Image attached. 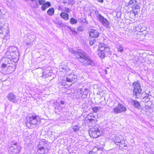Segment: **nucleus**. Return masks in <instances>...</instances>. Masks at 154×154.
<instances>
[{
  "instance_id": "46",
  "label": "nucleus",
  "mask_w": 154,
  "mask_h": 154,
  "mask_svg": "<svg viewBox=\"0 0 154 154\" xmlns=\"http://www.w3.org/2000/svg\"><path fill=\"white\" fill-rule=\"evenodd\" d=\"M104 52H109V53L110 52V49L109 48H107V47H105V50L104 51Z\"/></svg>"
},
{
  "instance_id": "33",
  "label": "nucleus",
  "mask_w": 154,
  "mask_h": 154,
  "mask_svg": "<svg viewBox=\"0 0 154 154\" xmlns=\"http://www.w3.org/2000/svg\"><path fill=\"white\" fill-rule=\"evenodd\" d=\"M70 30L73 35H75L77 34V32L74 28H72V29H71Z\"/></svg>"
},
{
  "instance_id": "8",
  "label": "nucleus",
  "mask_w": 154,
  "mask_h": 154,
  "mask_svg": "<svg viewBox=\"0 0 154 154\" xmlns=\"http://www.w3.org/2000/svg\"><path fill=\"white\" fill-rule=\"evenodd\" d=\"M21 147L19 145H17V143H12L9 148V150L13 154H16L20 152Z\"/></svg>"
},
{
  "instance_id": "58",
  "label": "nucleus",
  "mask_w": 154,
  "mask_h": 154,
  "mask_svg": "<svg viewBox=\"0 0 154 154\" xmlns=\"http://www.w3.org/2000/svg\"><path fill=\"white\" fill-rule=\"evenodd\" d=\"M63 4H66L67 3V2L66 1H64L63 2Z\"/></svg>"
},
{
  "instance_id": "2",
  "label": "nucleus",
  "mask_w": 154,
  "mask_h": 154,
  "mask_svg": "<svg viewBox=\"0 0 154 154\" xmlns=\"http://www.w3.org/2000/svg\"><path fill=\"white\" fill-rule=\"evenodd\" d=\"M102 132V128L98 125H96L91 129L89 133L91 137L96 138L101 135Z\"/></svg>"
},
{
  "instance_id": "47",
  "label": "nucleus",
  "mask_w": 154,
  "mask_h": 154,
  "mask_svg": "<svg viewBox=\"0 0 154 154\" xmlns=\"http://www.w3.org/2000/svg\"><path fill=\"white\" fill-rule=\"evenodd\" d=\"M151 108V106L147 105H145V109L146 110H148Z\"/></svg>"
},
{
  "instance_id": "13",
  "label": "nucleus",
  "mask_w": 154,
  "mask_h": 154,
  "mask_svg": "<svg viewBox=\"0 0 154 154\" xmlns=\"http://www.w3.org/2000/svg\"><path fill=\"white\" fill-rule=\"evenodd\" d=\"M89 36L93 38H97L100 35L99 32L96 29H91L89 32Z\"/></svg>"
},
{
  "instance_id": "24",
  "label": "nucleus",
  "mask_w": 154,
  "mask_h": 154,
  "mask_svg": "<svg viewBox=\"0 0 154 154\" xmlns=\"http://www.w3.org/2000/svg\"><path fill=\"white\" fill-rule=\"evenodd\" d=\"M150 98V95L148 94H146V96L143 97L142 100L143 101L145 102H148Z\"/></svg>"
},
{
  "instance_id": "32",
  "label": "nucleus",
  "mask_w": 154,
  "mask_h": 154,
  "mask_svg": "<svg viewBox=\"0 0 154 154\" xmlns=\"http://www.w3.org/2000/svg\"><path fill=\"white\" fill-rule=\"evenodd\" d=\"M42 77L44 79H45L46 78L48 77V73H47L45 72H43Z\"/></svg>"
},
{
  "instance_id": "54",
  "label": "nucleus",
  "mask_w": 154,
  "mask_h": 154,
  "mask_svg": "<svg viewBox=\"0 0 154 154\" xmlns=\"http://www.w3.org/2000/svg\"><path fill=\"white\" fill-rule=\"evenodd\" d=\"M89 154H94V153L92 151H91L89 152Z\"/></svg>"
},
{
  "instance_id": "20",
  "label": "nucleus",
  "mask_w": 154,
  "mask_h": 154,
  "mask_svg": "<svg viewBox=\"0 0 154 154\" xmlns=\"http://www.w3.org/2000/svg\"><path fill=\"white\" fill-rule=\"evenodd\" d=\"M60 16L62 18L65 20H68L69 19V15L67 13L62 12L60 14Z\"/></svg>"
},
{
  "instance_id": "27",
  "label": "nucleus",
  "mask_w": 154,
  "mask_h": 154,
  "mask_svg": "<svg viewBox=\"0 0 154 154\" xmlns=\"http://www.w3.org/2000/svg\"><path fill=\"white\" fill-rule=\"evenodd\" d=\"M11 56L12 59L16 58L19 55V52H18V54H16V52H11Z\"/></svg>"
},
{
  "instance_id": "4",
  "label": "nucleus",
  "mask_w": 154,
  "mask_h": 154,
  "mask_svg": "<svg viewBox=\"0 0 154 154\" xmlns=\"http://www.w3.org/2000/svg\"><path fill=\"white\" fill-rule=\"evenodd\" d=\"M128 5L132 8V11L136 16L140 11L139 3L136 0H131Z\"/></svg>"
},
{
  "instance_id": "16",
  "label": "nucleus",
  "mask_w": 154,
  "mask_h": 154,
  "mask_svg": "<svg viewBox=\"0 0 154 154\" xmlns=\"http://www.w3.org/2000/svg\"><path fill=\"white\" fill-rule=\"evenodd\" d=\"M81 93L82 94V98H85L87 97L89 90L87 88L84 89H81Z\"/></svg>"
},
{
  "instance_id": "9",
  "label": "nucleus",
  "mask_w": 154,
  "mask_h": 154,
  "mask_svg": "<svg viewBox=\"0 0 154 154\" xmlns=\"http://www.w3.org/2000/svg\"><path fill=\"white\" fill-rule=\"evenodd\" d=\"M127 111L125 106L121 103H119L118 105L113 109L114 112L116 114L124 112Z\"/></svg>"
},
{
  "instance_id": "38",
  "label": "nucleus",
  "mask_w": 154,
  "mask_h": 154,
  "mask_svg": "<svg viewBox=\"0 0 154 154\" xmlns=\"http://www.w3.org/2000/svg\"><path fill=\"white\" fill-rule=\"evenodd\" d=\"M47 8L46 5L44 4H42L41 6L42 10L44 11H45Z\"/></svg>"
},
{
  "instance_id": "44",
  "label": "nucleus",
  "mask_w": 154,
  "mask_h": 154,
  "mask_svg": "<svg viewBox=\"0 0 154 154\" xmlns=\"http://www.w3.org/2000/svg\"><path fill=\"white\" fill-rule=\"evenodd\" d=\"M44 4L46 5L47 8L51 6V4L49 2H47Z\"/></svg>"
},
{
  "instance_id": "3",
  "label": "nucleus",
  "mask_w": 154,
  "mask_h": 154,
  "mask_svg": "<svg viewBox=\"0 0 154 154\" xmlns=\"http://www.w3.org/2000/svg\"><path fill=\"white\" fill-rule=\"evenodd\" d=\"M133 86L134 87L133 97L135 99L139 98L140 97L142 92V89L140 83L137 82H134L133 84Z\"/></svg>"
},
{
  "instance_id": "15",
  "label": "nucleus",
  "mask_w": 154,
  "mask_h": 154,
  "mask_svg": "<svg viewBox=\"0 0 154 154\" xmlns=\"http://www.w3.org/2000/svg\"><path fill=\"white\" fill-rule=\"evenodd\" d=\"M15 67L14 65H13L12 63H11V64L9 65L6 67H7L6 72L8 73H12L15 70Z\"/></svg>"
},
{
  "instance_id": "39",
  "label": "nucleus",
  "mask_w": 154,
  "mask_h": 154,
  "mask_svg": "<svg viewBox=\"0 0 154 154\" xmlns=\"http://www.w3.org/2000/svg\"><path fill=\"white\" fill-rule=\"evenodd\" d=\"M68 3L69 5H72L75 3L74 0H68Z\"/></svg>"
},
{
  "instance_id": "7",
  "label": "nucleus",
  "mask_w": 154,
  "mask_h": 154,
  "mask_svg": "<svg viewBox=\"0 0 154 154\" xmlns=\"http://www.w3.org/2000/svg\"><path fill=\"white\" fill-rule=\"evenodd\" d=\"M47 143L42 140H40L37 146L38 152L40 154H47V152L45 151L46 149L45 148L47 149Z\"/></svg>"
},
{
  "instance_id": "14",
  "label": "nucleus",
  "mask_w": 154,
  "mask_h": 154,
  "mask_svg": "<svg viewBox=\"0 0 154 154\" xmlns=\"http://www.w3.org/2000/svg\"><path fill=\"white\" fill-rule=\"evenodd\" d=\"M130 101L131 104L135 108H136L138 109H140L141 108L140 104L138 101L131 99Z\"/></svg>"
},
{
  "instance_id": "50",
  "label": "nucleus",
  "mask_w": 154,
  "mask_h": 154,
  "mask_svg": "<svg viewBox=\"0 0 154 154\" xmlns=\"http://www.w3.org/2000/svg\"><path fill=\"white\" fill-rule=\"evenodd\" d=\"M52 71L50 70L49 71V72H48V76H50L52 75Z\"/></svg>"
},
{
  "instance_id": "52",
  "label": "nucleus",
  "mask_w": 154,
  "mask_h": 154,
  "mask_svg": "<svg viewBox=\"0 0 154 154\" xmlns=\"http://www.w3.org/2000/svg\"><path fill=\"white\" fill-rule=\"evenodd\" d=\"M86 20L85 19H83V20H82V22L84 23H85L86 22Z\"/></svg>"
},
{
  "instance_id": "25",
  "label": "nucleus",
  "mask_w": 154,
  "mask_h": 154,
  "mask_svg": "<svg viewBox=\"0 0 154 154\" xmlns=\"http://www.w3.org/2000/svg\"><path fill=\"white\" fill-rule=\"evenodd\" d=\"M80 127L78 125L73 126L72 129L73 131L75 133H77L80 130Z\"/></svg>"
},
{
  "instance_id": "19",
  "label": "nucleus",
  "mask_w": 154,
  "mask_h": 154,
  "mask_svg": "<svg viewBox=\"0 0 154 154\" xmlns=\"http://www.w3.org/2000/svg\"><path fill=\"white\" fill-rule=\"evenodd\" d=\"M114 142L116 144H119V143L122 142V137L120 136H118L117 135L115 136L114 138Z\"/></svg>"
},
{
  "instance_id": "11",
  "label": "nucleus",
  "mask_w": 154,
  "mask_h": 154,
  "mask_svg": "<svg viewBox=\"0 0 154 154\" xmlns=\"http://www.w3.org/2000/svg\"><path fill=\"white\" fill-rule=\"evenodd\" d=\"M64 79L66 80L67 82H71L72 84H74L76 81L77 76L76 75L70 74L67 75L66 76L64 77Z\"/></svg>"
},
{
  "instance_id": "26",
  "label": "nucleus",
  "mask_w": 154,
  "mask_h": 154,
  "mask_svg": "<svg viewBox=\"0 0 154 154\" xmlns=\"http://www.w3.org/2000/svg\"><path fill=\"white\" fill-rule=\"evenodd\" d=\"M69 22L72 24H75L77 23L78 21L76 19L73 17H71L70 18Z\"/></svg>"
},
{
  "instance_id": "1",
  "label": "nucleus",
  "mask_w": 154,
  "mask_h": 154,
  "mask_svg": "<svg viewBox=\"0 0 154 154\" xmlns=\"http://www.w3.org/2000/svg\"><path fill=\"white\" fill-rule=\"evenodd\" d=\"M75 58L85 66H94L95 64L91 57L88 55L84 51L80 49L75 51L72 48L69 50Z\"/></svg>"
},
{
  "instance_id": "56",
  "label": "nucleus",
  "mask_w": 154,
  "mask_h": 154,
  "mask_svg": "<svg viewBox=\"0 0 154 154\" xmlns=\"http://www.w3.org/2000/svg\"><path fill=\"white\" fill-rule=\"evenodd\" d=\"M67 27L70 30L71 29H72V28L71 27V26H68Z\"/></svg>"
},
{
  "instance_id": "40",
  "label": "nucleus",
  "mask_w": 154,
  "mask_h": 154,
  "mask_svg": "<svg viewBox=\"0 0 154 154\" xmlns=\"http://www.w3.org/2000/svg\"><path fill=\"white\" fill-rule=\"evenodd\" d=\"M63 79H64L62 80V82H61V84L63 86H65L66 84V80L64 78Z\"/></svg>"
},
{
  "instance_id": "30",
  "label": "nucleus",
  "mask_w": 154,
  "mask_h": 154,
  "mask_svg": "<svg viewBox=\"0 0 154 154\" xmlns=\"http://www.w3.org/2000/svg\"><path fill=\"white\" fill-rule=\"evenodd\" d=\"M96 40L93 38L90 39L89 41V45L91 46H92L96 42Z\"/></svg>"
},
{
  "instance_id": "51",
  "label": "nucleus",
  "mask_w": 154,
  "mask_h": 154,
  "mask_svg": "<svg viewBox=\"0 0 154 154\" xmlns=\"http://www.w3.org/2000/svg\"><path fill=\"white\" fill-rule=\"evenodd\" d=\"M97 2L100 3H103V0H97Z\"/></svg>"
},
{
  "instance_id": "43",
  "label": "nucleus",
  "mask_w": 154,
  "mask_h": 154,
  "mask_svg": "<svg viewBox=\"0 0 154 154\" xmlns=\"http://www.w3.org/2000/svg\"><path fill=\"white\" fill-rule=\"evenodd\" d=\"M115 103V102L114 101L112 100L110 102L109 105L111 106H114Z\"/></svg>"
},
{
  "instance_id": "31",
  "label": "nucleus",
  "mask_w": 154,
  "mask_h": 154,
  "mask_svg": "<svg viewBox=\"0 0 154 154\" xmlns=\"http://www.w3.org/2000/svg\"><path fill=\"white\" fill-rule=\"evenodd\" d=\"M55 23L57 24L60 26L61 27H63L66 26L65 24L63 23L61 21H58L55 22Z\"/></svg>"
},
{
  "instance_id": "34",
  "label": "nucleus",
  "mask_w": 154,
  "mask_h": 154,
  "mask_svg": "<svg viewBox=\"0 0 154 154\" xmlns=\"http://www.w3.org/2000/svg\"><path fill=\"white\" fill-rule=\"evenodd\" d=\"M105 47H106L104 46H102L101 45L99 47V48L97 49V51H104Z\"/></svg>"
},
{
  "instance_id": "23",
  "label": "nucleus",
  "mask_w": 154,
  "mask_h": 154,
  "mask_svg": "<svg viewBox=\"0 0 154 154\" xmlns=\"http://www.w3.org/2000/svg\"><path fill=\"white\" fill-rule=\"evenodd\" d=\"M98 55L99 57L101 58H104L105 57V52L104 51H97Z\"/></svg>"
},
{
  "instance_id": "48",
  "label": "nucleus",
  "mask_w": 154,
  "mask_h": 154,
  "mask_svg": "<svg viewBox=\"0 0 154 154\" xmlns=\"http://www.w3.org/2000/svg\"><path fill=\"white\" fill-rule=\"evenodd\" d=\"M57 102L59 103H60V104L62 105H63L65 104L64 101L62 100H61L60 101H58V102Z\"/></svg>"
},
{
  "instance_id": "10",
  "label": "nucleus",
  "mask_w": 154,
  "mask_h": 154,
  "mask_svg": "<svg viewBox=\"0 0 154 154\" xmlns=\"http://www.w3.org/2000/svg\"><path fill=\"white\" fill-rule=\"evenodd\" d=\"M11 60L6 57L2 58L0 60V66L2 69L4 70L7 66L12 63Z\"/></svg>"
},
{
  "instance_id": "57",
  "label": "nucleus",
  "mask_w": 154,
  "mask_h": 154,
  "mask_svg": "<svg viewBox=\"0 0 154 154\" xmlns=\"http://www.w3.org/2000/svg\"><path fill=\"white\" fill-rule=\"evenodd\" d=\"M2 27H0V30H1V31H0V33H2V30H1V29H2Z\"/></svg>"
},
{
  "instance_id": "41",
  "label": "nucleus",
  "mask_w": 154,
  "mask_h": 154,
  "mask_svg": "<svg viewBox=\"0 0 154 154\" xmlns=\"http://www.w3.org/2000/svg\"><path fill=\"white\" fill-rule=\"evenodd\" d=\"M91 117H94V115L92 113H90L89 114L88 116L86 118V119H87V118H91Z\"/></svg>"
},
{
  "instance_id": "37",
  "label": "nucleus",
  "mask_w": 154,
  "mask_h": 154,
  "mask_svg": "<svg viewBox=\"0 0 154 154\" xmlns=\"http://www.w3.org/2000/svg\"><path fill=\"white\" fill-rule=\"evenodd\" d=\"M64 11L65 12L69 13L71 11V9L69 8H65Z\"/></svg>"
},
{
  "instance_id": "6",
  "label": "nucleus",
  "mask_w": 154,
  "mask_h": 154,
  "mask_svg": "<svg viewBox=\"0 0 154 154\" xmlns=\"http://www.w3.org/2000/svg\"><path fill=\"white\" fill-rule=\"evenodd\" d=\"M26 122V125L29 127H31L32 125H35L38 124L40 122L38 121L36 116H33L32 114H29L27 117Z\"/></svg>"
},
{
  "instance_id": "29",
  "label": "nucleus",
  "mask_w": 154,
  "mask_h": 154,
  "mask_svg": "<svg viewBox=\"0 0 154 154\" xmlns=\"http://www.w3.org/2000/svg\"><path fill=\"white\" fill-rule=\"evenodd\" d=\"M11 55V53L9 51H7L5 54V56L7 57L6 58L10 60L12 59Z\"/></svg>"
},
{
  "instance_id": "5",
  "label": "nucleus",
  "mask_w": 154,
  "mask_h": 154,
  "mask_svg": "<svg viewBox=\"0 0 154 154\" xmlns=\"http://www.w3.org/2000/svg\"><path fill=\"white\" fill-rule=\"evenodd\" d=\"M95 14L97 20L104 27L110 28V22L106 18L103 16L97 11H95Z\"/></svg>"
},
{
  "instance_id": "28",
  "label": "nucleus",
  "mask_w": 154,
  "mask_h": 154,
  "mask_svg": "<svg viewBox=\"0 0 154 154\" xmlns=\"http://www.w3.org/2000/svg\"><path fill=\"white\" fill-rule=\"evenodd\" d=\"M117 48L118 51L120 52H122L123 51V47L120 44H119L117 46Z\"/></svg>"
},
{
  "instance_id": "22",
  "label": "nucleus",
  "mask_w": 154,
  "mask_h": 154,
  "mask_svg": "<svg viewBox=\"0 0 154 154\" xmlns=\"http://www.w3.org/2000/svg\"><path fill=\"white\" fill-rule=\"evenodd\" d=\"M54 13V8H50L47 11V14L50 16L53 15Z\"/></svg>"
},
{
  "instance_id": "45",
  "label": "nucleus",
  "mask_w": 154,
  "mask_h": 154,
  "mask_svg": "<svg viewBox=\"0 0 154 154\" xmlns=\"http://www.w3.org/2000/svg\"><path fill=\"white\" fill-rule=\"evenodd\" d=\"M38 3L40 5L44 4L43 3L45 2V0H38Z\"/></svg>"
},
{
  "instance_id": "12",
  "label": "nucleus",
  "mask_w": 154,
  "mask_h": 154,
  "mask_svg": "<svg viewBox=\"0 0 154 154\" xmlns=\"http://www.w3.org/2000/svg\"><path fill=\"white\" fill-rule=\"evenodd\" d=\"M8 100L13 103H17L18 100L15 95L12 93H9L7 96Z\"/></svg>"
},
{
  "instance_id": "17",
  "label": "nucleus",
  "mask_w": 154,
  "mask_h": 154,
  "mask_svg": "<svg viewBox=\"0 0 154 154\" xmlns=\"http://www.w3.org/2000/svg\"><path fill=\"white\" fill-rule=\"evenodd\" d=\"M56 104L54 105V111L57 114L63 109V107L60 106V103L56 102Z\"/></svg>"
},
{
  "instance_id": "49",
  "label": "nucleus",
  "mask_w": 154,
  "mask_h": 154,
  "mask_svg": "<svg viewBox=\"0 0 154 154\" xmlns=\"http://www.w3.org/2000/svg\"><path fill=\"white\" fill-rule=\"evenodd\" d=\"M87 119L88 120L89 122H93V121H94V119L90 118H87Z\"/></svg>"
},
{
  "instance_id": "18",
  "label": "nucleus",
  "mask_w": 154,
  "mask_h": 154,
  "mask_svg": "<svg viewBox=\"0 0 154 154\" xmlns=\"http://www.w3.org/2000/svg\"><path fill=\"white\" fill-rule=\"evenodd\" d=\"M60 71L63 72H66L70 71V69L65 65L63 64L59 66Z\"/></svg>"
},
{
  "instance_id": "36",
  "label": "nucleus",
  "mask_w": 154,
  "mask_h": 154,
  "mask_svg": "<svg viewBox=\"0 0 154 154\" xmlns=\"http://www.w3.org/2000/svg\"><path fill=\"white\" fill-rule=\"evenodd\" d=\"M92 110L95 113L98 112L99 110L98 107H94L93 108Z\"/></svg>"
},
{
  "instance_id": "53",
  "label": "nucleus",
  "mask_w": 154,
  "mask_h": 154,
  "mask_svg": "<svg viewBox=\"0 0 154 154\" xmlns=\"http://www.w3.org/2000/svg\"><path fill=\"white\" fill-rule=\"evenodd\" d=\"M27 45H32V43H30V42H28V43H27Z\"/></svg>"
},
{
  "instance_id": "55",
  "label": "nucleus",
  "mask_w": 154,
  "mask_h": 154,
  "mask_svg": "<svg viewBox=\"0 0 154 154\" xmlns=\"http://www.w3.org/2000/svg\"><path fill=\"white\" fill-rule=\"evenodd\" d=\"M104 72L106 74H107V71L106 69H105L104 70Z\"/></svg>"
},
{
  "instance_id": "21",
  "label": "nucleus",
  "mask_w": 154,
  "mask_h": 154,
  "mask_svg": "<svg viewBox=\"0 0 154 154\" xmlns=\"http://www.w3.org/2000/svg\"><path fill=\"white\" fill-rule=\"evenodd\" d=\"M8 51H9L11 53L16 52V54H18V50L17 47L15 46H11L9 48Z\"/></svg>"
},
{
  "instance_id": "42",
  "label": "nucleus",
  "mask_w": 154,
  "mask_h": 154,
  "mask_svg": "<svg viewBox=\"0 0 154 154\" xmlns=\"http://www.w3.org/2000/svg\"><path fill=\"white\" fill-rule=\"evenodd\" d=\"M83 28L82 26H79L78 28V30L79 31L82 32L83 31Z\"/></svg>"
},
{
  "instance_id": "35",
  "label": "nucleus",
  "mask_w": 154,
  "mask_h": 154,
  "mask_svg": "<svg viewBox=\"0 0 154 154\" xmlns=\"http://www.w3.org/2000/svg\"><path fill=\"white\" fill-rule=\"evenodd\" d=\"M117 145H119V147L120 149H122L124 147H125V145L123 144V143L121 142L119 144H117Z\"/></svg>"
}]
</instances>
